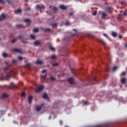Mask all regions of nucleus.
Listing matches in <instances>:
<instances>
[{"label": "nucleus", "instance_id": "38", "mask_svg": "<svg viewBox=\"0 0 127 127\" xmlns=\"http://www.w3.org/2000/svg\"><path fill=\"white\" fill-rule=\"evenodd\" d=\"M52 59H56V56L55 55H53L51 57Z\"/></svg>", "mask_w": 127, "mask_h": 127}, {"label": "nucleus", "instance_id": "13", "mask_svg": "<svg viewBox=\"0 0 127 127\" xmlns=\"http://www.w3.org/2000/svg\"><path fill=\"white\" fill-rule=\"evenodd\" d=\"M46 76H47V73H45L44 75H41V80H45V78H46Z\"/></svg>", "mask_w": 127, "mask_h": 127}, {"label": "nucleus", "instance_id": "46", "mask_svg": "<svg viewBox=\"0 0 127 127\" xmlns=\"http://www.w3.org/2000/svg\"><path fill=\"white\" fill-rule=\"evenodd\" d=\"M110 69L109 68V67H107L106 68V72H110Z\"/></svg>", "mask_w": 127, "mask_h": 127}, {"label": "nucleus", "instance_id": "43", "mask_svg": "<svg viewBox=\"0 0 127 127\" xmlns=\"http://www.w3.org/2000/svg\"><path fill=\"white\" fill-rule=\"evenodd\" d=\"M53 67H55V66H58V64L55 63L54 64H53Z\"/></svg>", "mask_w": 127, "mask_h": 127}, {"label": "nucleus", "instance_id": "6", "mask_svg": "<svg viewBox=\"0 0 127 127\" xmlns=\"http://www.w3.org/2000/svg\"><path fill=\"white\" fill-rule=\"evenodd\" d=\"M14 52H17V53H21V50L19 49H14L12 50Z\"/></svg>", "mask_w": 127, "mask_h": 127}, {"label": "nucleus", "instance_id": "62", "mask_svg": "<svg viewBox=\"0 0 127 127\" xmlns=\"http://www.w3.org/2000/svg\"><path fill=\"white\" fill-rule=\"evenodd\" d=\"M50 119H51V116L49 117V120H50Z\"/></svg>", "mask_w": 127, "mask_h": 127}, {"label": "nucleus", "instance_id": "53", "mask_svg": "<svg viewBox=\"0 0 127 127\" xmlns=\"http://www.w3.org/2000/svg\"><path fill=\"white\" fill-rule=\"evenodd\" d=\"M22 27V25H18V27H19V28H20V27Z\"/></svg>", "mask_w": 127, "mask_h": 127}, {"label": "nucleus", "instance_id": "61", "mask_svg": "<svg viewBox=\"0 0 127 127\" xmlns=\"http://www.w3.org/2000/svg\"><path fill=\"white\" fill-rule=\"evenodd\" d=\"M125 47H127V43H126V44H125Z\"/></svg>", "mask_w": 127, "mask_h": 127}, {"label": "nucleus", "instance_id": "52", "mask_svg": "<svg viewBox=\"0 0 127 127\" xmlns=\"http://www.w3.org/2000/svg\"><path fill=\"white\" fill-rule=\"evenodd\" d=\"M84 105H88V102L85 101V102L84 103Z\"/></svg>", "mask_w": 127, "mask_h": 127}, {"label": "nucleus", "instance_id": "40", "mask_svg": "<svg viewBox=\"0 0 127 127\" xmlns=\"http://www.w3.org/2000/svg\"><path fill=\"white\" fill-rule=\"evenodd\" d=\"M101 44H103V45H106V43L104 41H101Z\"/></svg>", "mask_w": 127, "mask_h": 127}, {"label": "nucleus", "instance_id": "12", "mask_svg": "<svg viewBox=\"0 0 127 127\" xmlns=\"http://www.w3.org/2000/svg\"><path fill=\"white\" fill-rule=\"evenodd\" d=\"M36 64H39L40 65H41V64H43V62L41 61H39V60H38L36 62Z\"/></svg>", "mask_w": 127, "mask_h": 127}, {"label": "nucleus", "instance_id": "28", "mask_svg": "<svg viewBox=\"0 0 127 127\" xmlns=\"http://www.w3.org/2000/svg\"><path fill=\"white\" fill-rule=\"evenodd\" d=\"M102 15L103 18H105L106 16H107V14H106V13L105 12H103Z\"/></svg>", "mask_w": 127, "mask_h": 127}, {"label": "nucleus", "instance_id": "55", "mask_svg": "<svg viewBox=\"0 0 127 127\" xmlns=\"http://www.w3.org/2000/svg\"><path fill=\"white\" fill-rule=\"evenodd\" d=\"M21 42H22V43H27L26 41H24L23 40H22Z\"/></svg>", "mask_w": 127, "mask_h": 127}, {"label": "nucleus", "instance_id": "15", "mask_svg": "<svg viewBox=\"0 0 127 127\" xmlns=\"http://www.w3.org/2000/svg\"><path fill=\"white\" fill-rule=\"evenodd\" d=\"M127 16V13L126 12H124L123 14H120L119 15V17H122V16Z\"/></svg>", "mask_w": 127, "mask_h": 127}, {"label": "nucleus", "instance_id": "26", "mask_svg": "<svg viewBox=\"0 0 127 127\" xmlns=\"http://www.w3.org/2000/svg\"><path fill=\"white\" fill-rule=\"evenodd\" d=\"M44 31H45V32H49L51 31V29H49V28L45 29Z\"/></svg>", "mask_w": 127, "mask_h": 127}, {"label": "nucleus", "instance_id": "35", "mask_svg": "<svg viewBox=\"0 0 127 127\" xmlns=\"http://www.w3.org/2000/svg\"><path fill=\"white\" fill-rule=\"evenodd\" d=\"M2 3L3 4H4L5 3V2L3 0H0V3Z\"/></svg>", "mask_w": 127, "mask_h": 127}, {"label": "nucleus", "instance_id": "17", "mask_svg": "<svg viewBox=\"0 0 127 127\" xmlns=\"http://www.w3.org/2000/svg\"><path fill=\"white\" fill-rule=\"evenodd\" d=\"M2 56H3V57L4 58H7V56H8L7 53H3L2 54Z\"/></svg>", "mask_w": 127, "mask_h": 127}, {"label": "nucleus", "instance_id": "30", "mask_svg": "<svg viewBox=\"0 0 127 127\" xmlns=\"http://www.w3.org/2000/svg\"><path fill=\"white\" fill-rule=\"evenodd\" d=\"M49 48L52 51H54L55 50V48H53L52 46H50Z\"/></svg>", "mask_w": 127, "mask_h": 127}, {"label": "nucleus", "instance_id": "56", "mask_svg": "<svg viewBox=\"0 0 127 127\" xmlns=\"http://www.w3.org/2000/svg\"><path fill=\"white\" fill-rule=\"evenodd\" d=\"M12 62H13V63H16L17 62L16 60H13Z\"/></svg>", "mask_w": 127, "mask_h": 127}, {"label": "nucleus", "instance_id": "20", "mask_svg": "<svg viewBox=\"0 0 127 127\" xmlns=\"http://www.w3.org/2000/svg\"><path fill=\"white\" fill-rule=\"evenodd\" d=\"M121 82L122 84H126V78H123L121 79Z\"/></svg>", "mask_w": 127, "mask_h": 127}, {"label": "nucleus", "instance_id": "16", "mask_svg": "<svg viewBox=\"0 0 127 127\" xmlns=\"http://www.w3.org/2000/svg\"><path fill=\"white\" fill-rule=\"evenodd\" d=\"M5 114V111L3 110H0V118L2 116V115H4Z\"/></svg>", "mask_w": 127, "mask_h": 127}, {"label": "nucleus", "instance_id": "39", "mask_svg": "<svg viewBox=\"0 0 127 127\" xmlns=\"http://www.w3.org/2000/svg\"><path fill=\"white\" fill-rule=\"evenodd\" d=\"M51 81H55V77H51Z\"/></svg>", "mask_w": 127, "mask_h": 127}, {"label": "nucleus", "instance_id": "19", "mask_svg": "<svg viewBox=\"0 0 127 127\" xmlns=\"http://www.w3.org/2000/svg\"><path fill=\"white\" fill-rule=\"evenodd\" d=\"M112 36H113V37H117V35H118V34H117L116 32H112Z\"/></svg>", "mask_w": 127, "mask_h": 127}, {"label": "nucleus", "instance_id": "25", "mask_svg": "<svg viewBox=\"0 0 127 127\" xmlns=\"http://www.w3.org/2000/svg\"><path fill=\"white\" fill-rule=\"evenodd\" d=\"M33 31H34V32H35V33L39 32V29H38V28H36L33 29Z\"/></svg>", "mask_w": 127, "mask_h": 127}, {"label": "nucleus", "instance_id": "32", "mask_svg": "<svg viewBox=\"0 0 127 127\" xmlns=\"http://www.w3.org/2000/svg\"><path fill=\"white\" fill-rule=\"evenodd\" d=\"M107 8H108V11H109L110 12H111V11H112V7H108Z\"/></svg>", "mask_w": 127, "mask_h": 127}, {"label": "nucleus", "instance_id": "2", "mask_svg": "<svg viewBox=\"0 0 127 127\" xmlns=\"http://www.w3.org/2000/svg\"><path fill=\"white\" fill-rule=\"evenodd\" d=\"M45 8V6L44 5H42V6H40L39 4H37L36 6V9H44Z\"/></svg>", "mask_w": 127, "mask_h": 127}, {"label": "nucleus", "instance_id": "8", "mask_svg": "<svg viewBox=\"0 0 127 127\" xmlns=\"http://www.w3.org/2000/svg\"><path fill=\"white\" fill-rule=\"evenodd\" d=\"M28 100L29 104H31V103H32V96L30 95L28 97Z\"/></svg>", "mask_w": 127, "mask_h": 127}, {"label": "nucleus", "instance_id": "7", "mask_svg": "<svg viewBox=\"0 0 127 127\" xmlns=\"http://www.w3.org/2000/svg\"><path fill=\"white\" fill-rule=\"evenodd\" d=\"M11 86L13 88L14 90H16V89H18V87H17V86L15 85L13 82L11 83Z\"/></svg>", "mask_w": 127, "mask_h": 127}, {"label": "nucleus", "instance_id": "11", "mask_svg": "<svg viewBox=\"0 0 127 127\" xmlns=\"http://www.w3.org/2000/svg\"><path fill=\"white\" fill-rule=\"evenodd\" d=\"M41 43H40V41H36L34 43V45H35L36 46H37L38 45H40V44H41Z\"/></svg>", "mask_w": 127, "mask_h": 127}, {"label": "nucleus", "instance_id": "50", "mask_svg": "<svg viewBox=\"0 0 127 127\" xmlns=\"http://www.w3.org/2000/svg\"><path fill=\"white\" fill-rule=\"evenodd\" d=\"M122 75H123V76H125V75H126V72L123 71V73H122Z\"/></svg>", "mask_w": 127, "mask_h": 127}, {"label": "nucleus", "instance_id": "48", "mask_svg": "<svg viewBox=\"0 0 127 127\" xmlns=\"http://www.w3.org/2000/svg\"><path fill=\"white\" fill-rule=\"evenodd\" d=\"M60 125H63V121H62V120H60Z\"/></svg>", "mask_w": 127, "mask_h": 127}, {"label": "nucleus", "instance_id": "4", "mask_svg": "<svg viewBox=\"0 0 127 127\" xmlns=\"http://www.w3.org/2000/svg\"><path fill=\"white\" fill-rule=\"evenodd\" d=\"M44 88V86H40L36 91V93H39V92H41V91H42V90H43V89Z\"/></svg>", "mask_w": 127, "mask_h": 127}, {"label": "nucleus", "instance_id": "10", "mask_svg": "<svg viewBox=\"0 0 127 127\" xmlns=\"http://www.w3.org/2000/svg\"><path fill=\"white\" fill-rule=\"evenodd\" d=\"M43 98L45 99V100H48V95H47V94L45 93L43 95Z\"/></svg>", "mask_w": 127, "mask_h": 127}, {"label": "nucleus", "instance_id": "1", "mask_svg": "<svg viewBox=\"0 0 127 127\" xmlns=\"http://www.w3.org/2000/svg\"><path fill=\"white\" fill-rule=\"evenodd\" d=\"M11 76L15 77L16 76V72L13 71V70H10L6 73L5 76L0 77V81H7Z\"/></svg>", "mask_w": 127, "mask_h": 127}, {"label": "nucleus", "instance_id": "44", "mask_svg": "<svg viewBox=\"0 0 127 127\" xmlns=\"http://www.w3.org/2000/svg\"><path fill=\"white\" fill-rule=\"evenodd\" d=\"M47 70L46 69H44L42 70V72L43 73V74H44V73H46V71Z\"/></svg>", "mask_w": 127, "mask_h": 127}, {"label": "nucleus", "instance_id": "58", "mask_svg": "<svg viewBox=\"0 0 127 127\" xmlns=\"http://www.w3.org/2000/svg\"><path fill=\"white\" fill-rule=\"evenodd\" d=\"M96 76H93V80H94V81H96Z\"/></svg>", "mask_w": 127, "mask_h": 127}, {"label": "nucleus", "instance_id": "51", "mask_svg": "<svg viewBox=\"0 0 127 127\" xmlns=\"http://www.w3.org/2000/svg\"><path fill=\"white\" fill-rule=\"evenodd\" d=\"M73 12H70V13H69V15H70V16H72V15H73Z\"/></svg>", "mask_w": 127, "mask_h": 127}, {"label": "nucleus", "instance_id": "31", "mask_svg": "<svg viewBox=\"0 0 127 127\" xmlns=\"http://www.w3.org/2000/svg\"><path fill=\"white\" fill-rule=\"evenodd\" d=\"M30 37L32 39H35V36L34 35H31Z\"/></svg>", "mask_w": 127, "mask_h": 127}, {"label": "nucleus", "instance_id": "41", "mask_svg": "<svg viewBox=\"0 0 127 127\" xmlns=\"http://www.w3.org/2000/svg\"><path fill=\"white\" fill-rule=\"evenodd\" d=\"M56 26H57V23H54V24H52V27L53 28L55 27Z\"/></svg>", "mask_w": 127, "mask_h": 127}, {"label": "nucleus", "instance_id": "36", "mask_svg": "<svg viewBox=\"0 0 127 127\" xmlns=\"http://www.w3.org/2000/svg\"><path fill=\"white\" fill-rule=\"evenodd\" d=\"M21 97H25V93L22 92L21 95Z\"/></svg>", "mask_w": 127, "mask_h": 127}, {"label": "nucleus", "instance_id": "57", "mask_svg": "<svg viewBox=\"0 0 127 127\" xmlns=\"http://www.w3.org/2000/svg\"><path fill=\"white\" fill-rule=\"evenodd\" d=\"M26 10H30V7H27V8H26Z\"/></svg>", "mask_w": 127, "mask_h": 127}, {"label": "nucleus", "instance_id": "64", "mask_svg": "<svg viewBox=\"0 0 127 127\" xmlns=\"http://www.w3.org/2000/svg\"><path fill=\"white\" fill-rule=\"evenodd\" d=\"M72 36H74V35H72Z\"/></svg>", "mask_w": 127, "mask_h": 127}, {"label": "nucleus", "instance_id": "22", "mask_svg": "<svg viewBox=\"0 0 127 127\" xmlns=\"http://www.w3.org/2000/svg\"><path fill=\"white\" fill-rule=\"evenodd\" d=\"M36 111L37 112H39L40 111H41V106H37L36 107Z\"/></svg>", "mask_w": 127, "mask_h": 127}, {"label": "nucleus", "instance_id": "27", "mask_svg": "<svg viewBox=\"0 0 127 127\" xmlns=\"http://www.w3.org/2000/svg\"><path fill=\"white\" fill-rule=\"evenodd\" d=\"M7 70H9V68H8V66H6V67H4L3 71H7Z\"/></svg>", "mask_w": 127, "mask_h": 127}, {"label": "nucleus", "instance_id": "33", "mask_svg": "<svg viewBox=\"0 0 127 127\" xmlns=\"http://www.w3.org/2000/svg\"><path fill=\"white\" fill-rule=\"evenodd\" d=\"M18 59L20 61H22V60H23V58H22V57H18Z\"/></svg>", "mask_w": 127, "mask_h": 127}, {"label": "nucleus", "instance_id": "18", "mask_svg": "<svg viewBox=\"0 0 127 127\" xmlns=\"http://www.w3.org/2000/svg\"><path fill=\"white\" fill-rule=\"evenodd\" d=\"M60 7L61 9H64V10L67 9V7H66L63 5H61Z\"/></svg>", "mask_w": 127, "mask_h": 127}, {"label": "nucleus", "instance_id": "49", "mask_svg": "<svg viewBox=\"0 0 127 127\" xmlns=\"http://www.w3.org/2000/svg\"><path fill=\"white\" fill-rule=\"evenodd\" d=\"M15 41H16V39H14V40H12V43H14V42H15Z\"/></svg>", "mask_w": 127, "mask_h": 127}, {"label": "nucleus", "instance_id": "47", "mask_svg": "<svg viewBox=\"0 0 127 127\" xmlns=\"http://www.w3.org/2000/svg\"><path fill=\"white\" fill-rule=\"evenodd\" d=\"M121 4H122V5H125L126 4V2H125V1H122V2H121Z\"/></svg>", "mask_w": 127, "mask_h": 127}, {"label": "nucleus", "instance_id": "14", "mask_svg": "<svg viewBox=\"0 0 127 127\" xmlns=\"http://www.w3.org/2000/svg\"><path fill=\"white\" fill-rule=\"evenodd\" d=\"M5 98H7V94H6L5 93H3L2 95L1 98V99H5Z\"/></svg>", "mask_w": 127, "mask_h": 127}, {"label": "nucleus", "instance_id": "29", "mask_svg": "<svg viewBox=\"0 0 127 127\" xmlns=\"http://www.w3.org/2000/svg\"><path fill=\"white\" fill-rule=\"evenodd\" d=\"M26 66L27 67V68H30V67H31V64H26Z\"/></svg>", "mask_w": 127, "mask_h": 127}, {"label": "nucleus", "instance_id": "24", "mask_svg": "<svg viewBox=\"0 0 127 127\" xmlns=\"http://www.w3.org/2000/svg\"><path fill=\"white\" fill-rule=\"evenodd\" d=\"M7 2L10 4H12V3H13V1L12 0H7Z\"/></svg>", "mask_w": 127, "mask_h": 127}, {"label": "nucleus", "instance_id": "3", "mask_svg": "<svg viewBox=\"0 0 127 127\" xmlns=\"http://www.w3.org/2000/svg\"><path fill=\"white\" fill-rule=\"evenodd\" d=\"M6 18V16H5V14L4 13H2L0 16V21H2L3 19H5Z\"/></svg>", "mask_w": 127, "mask_h": 127}, {"label": "nucleus", "instance_id": "63", "mask_svg": "<svg viewBox=\"0 0 127 127\" xmlns=\"http://www.w3.org/2000/svg\"><path fill=\"white\" fill-rule=\"evenodd\" d=\"M64 40L66 41V39H64Z\"/></svg>", "mask_w": 127, "mask_h": 127}, {"label": "nucleus", "instance_id": "54", "mask_svg": "<svg viewBox=\"0 0 127 127\" xmlns=\"http://www.w3.org/2000/svg\"><path fill=\"white\" fill-rule=\"evenodd\" d=\"M119 38H122L123 37V35H119Z\"/></svg>", "mask_w": 127, "mask_h": 127}, {"label": "nucleus", "instance_id": "9", "mask_svg": "<svg viewBox=\"0 0 127 127\" xmlns=\"http://www.w3.org/2000/svg\"><path fill=\"white\" fill-rule=\"evenodd\" d=\"M24 21L27 23V25H29L30 24V22H31L30 19H26L24 20Z\"/></svg>", "mask_w": 127, "mask_h": 127}, {"label": "nucleus", "instance_id": "59", "mask_svg": "<svg viewBox=\"0 0 127 127\" xmlns=\"http://www.w3.org/2000/svg\"><path fill=\"white\" fill-rule=\"evenodd\" d=\"M104 36H105L106 37H108V36L106 34H103Z\"/></svg>", "mask_w": 127, "mask_h": 127}, {"label": "nucleus", "instance_id": "37", "mask_svg": "<svg viewBox=\"0 0 127 127\" xmlns=\"http://www.w3.org/2000/svg\"><path fill=\"white\" fill-rule=\"evenodd\" d=\"M65 24L66 26L70 25V22L67 21L66 22H65Z\"/></svg>", "mask_w": 127, "mask_h": 127}, {"label": "nucleus", "instance_id": "34", "mask_svg": "<svg viewBox=\"0 0 127 127\" xmlns=\"http://www.w3.org/2000/svg\"><path fill=\"white\" fill-rule=\"evenodd\" d=\"M18 38H20V39H23V36H22L21 35H19L18 36Z\"/></svg>", "mask_w": 127, "mask_h": 127}, {"label": "nucleus", "instance_id": "23", "mask_svg": "<svg viewBox=\"0 0 127 127\" xmlns=\"http://www.w3.org/2000/svg\"><path fill=\"white\" fill-rule=\"evenodd\" d=\"M15 12L16 13H20L21 12V9H18L17 10H15Z\"/></svg>", "mask_w": 127, "mask_h": 127}, {"label": "nucleus", "instance_id": "42", "mask_svg": "<svg viewBox=\"0 0 127 127\" xmlns=\"http://www.w3.org/2000/svg\"><path fill=\"white\" fill-rule=\"evenodd\" d=\"M117 69H118V66H114L113 67V71H116V70H117Z\"/></svg>", "mask_w": 127, "mask_h": 127}, {"label": "nucleus", "instance_id": "45", "mask_svg": "<svg viewBox=\"0 0 127 127\" xmlns=\"http://www.w3.org/2000/svg\"><path fill=\"white\" fill-rule=\"evenodd\" d=\"M93 15H97V11H95L93 13Z\"/></svg>", "mask_w": 127, "mask_h": 127}, {"label": "nucleus", "instance_id": "60", "mask_svg": "<svg viewBox=\"0 0 127 127\" xmlns=\"http://www.w3.org/2000/svg\"><path fill=\"white\" fill-rule=\"evenodd\" d=\"M73 31H75L76 33H77V30L75 29H73Z\"/></svg>", "mask_w": 127, "mask_h": 127}, {"label": "nucleus", "instance_id": "5", "mask_svg": "<svg viewBox=\"0 0 127 127\" xmlns=\"http://www.w3.org/2000/svg\"><path fill=\"white\" fill-rule=\"evenodd\" d=\"M67 81L70 83V84H74V80L72 77H70L67 79Z\"/></svg>", "mask_w": 127, "mask_h": 127}, {"label": "nucleus", "instance_id": "21", "mask_svg": "<svg viewBox=\"0 0 127 127\" xmlns=\"http://www.w3.org/2000/svg\"><path fill=\"white\" fill-rule=\"evenodd\" d=\"M50 7L52 8L53 10H55V11H57V9L55 6H52L51 5L50 6Z\"/></svg>", "mask_w": 127, "mask_h": 127}]
</instances>
